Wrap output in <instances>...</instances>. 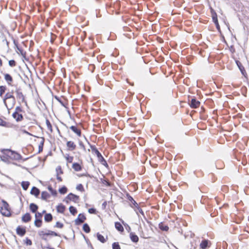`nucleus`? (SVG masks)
<instances>
[{
    "mask_svg": "<svg viewBox=\"0 0 249 249\" xmlns=\"http://www.w3.org/2000/svg\"><path fill=\"white\" fill-rule=\"evenodd\" d=\"M2 155L1 159L3 160H19L21 159L20 154L10 149H4L2 151Z\"/></svg>",
    "mask_w": 249,
    "mask_h": 249,
    "instance_id": "nucleus-1",
    "label": "nucleus"
},
{
    "mask_svg": "<svg viewBox=\"0 0 249 249\" xmlns=\"http://www.w3.org/2000/svg\"><path fill=\"white\" fill-rule=\"evenodd\" d=\"M24 112L21 106H17L15 108V111L12 114V117L17 122H21L24 119L23 116L22 114V113Z\"/></svg>",
    "mask_w": 249,
    "mask_h": 249,
    "instance_id": "nucleus-2",
    "label": "nucleus"
},
{
    "mask_svg": "<svg viewBox=\"0 0 249 249\" xmlns=\"http://www.w3.org/2000/svg\"><path fill=\"white\" fill-rule=\"evenodd\" d=\"M0 212L5 216L11 215V210L9 205L7 202L2 200L0 202Z\"/></svg>",
    "mask_w": 249,
    "mask_h": 249,
    "instance_id": "nucleus-3",
    "label": "nucleus"
},
{
    "mask_svg": "<svg viewBox=\"0 0 249 249\" xmlns=\"http://www.w3.org/2000/svg\"><path fill=\"white\" fill-rule=\"evenodd\" d=\"M38 235L43 240H47L48 236H60L57 232L51 230H48L47 232L43 230L38 231Z\"/></svg>",
    "mask_w": 249,
    "mask_h": 249,
    "instance_id": "nucleus-4",
    "label": "nucleus"
},
{
    "mask_svg": "<svg viewBox=\"0 0 249 249\" xmlns=\"http://www.w3.org/2000/svg\"><path fill=\"white\" fill-rule=\"evenodd\" d=\"M16 97L18 100V103L19 106H21V103L24 104V105L29 108L27 102L26 100L25 96L22 92L21 89H17L15 90Z\"/></svg>",
    "mask_w": 249,
    "mask_h": 249,
    "instance_id": "nucleus-5",
    "label": "nucleus"
},
{
    "mask_svg": "<svg viewBox=\"0 0 249 249\" xmlns=\"http://www.w3.org/2000/svg\"><path fill=\"white\" fill-rule=\"evenodd\" d=\"M3 102L8 110L12 109L16 104V98L3 99Z\"/></svg>",
    "mask_w": 249,
    "mask_h": 249,
    "instance_id": "nucleus-6",
    "label": "nucleus"
},
{
    "mask_svg": "<svg viewBox=\"0 0 249 249\" xmlns=\"http://www.w3.org/2000/svg\"><path fill=\"white\" fill-rule=\"evenodd\" d=\"M66 146L68 151H72L76 149L77 145L73 141H67L66 142Z\"/></svg>",
    "mask_w": 249,
    "mask_h": 249,
    "instance_id": "nucleus-7",
    "label": "nucleus"
},
{
    "mask_svg": "<svg viewBox=\"0 0 249 249\" xmlns=\"http://www.w3.org/2000/svg\"><path fill=\"white\" fill-rule=\"evenodd\" d=\"M17 234L22 237L26 233V229L25 227L22 226H18L16 229Z\"/></svg>",
    "mask_w": 249,
    "mask_h": 249,
    "instance_id": "nucleus-8",
    "label": "nucleus"
},
{
    "mask_svg": "<svg viewBox=\"0 0 249 249\" xmlns=\"http://www.w3.org/2000/svg\"><path fill=\"white\" fill-rule=\"evenodd\" d=\"M86 220V217L83 213L78 214L77 218L75 220V224L79 225L83 223Z\"/></svg>",
    "mask_w": 249,
    "mask_h": 249,
    "instance_id": "nucleus-9",
    "label": "nucleus"
},
{
    "mask_svg": "<svg viewBox=\"0 0 249 249\" xmlns=\"http://www.w3.org/2000/svg\"><path fill=\"white\" fill-rule=\"evenodd\" d=\"M55 171L57 180L58 182H61L62 181V178L60 177V175L63 174V171L61 166H58L55 169Z\"/></svg>",
    "mask_w": 249,
    "mask_h": 249,
    "instance_id": "nucleus-10",
    "label": "nucleus"
},
{
    "mask_svg": "<svg viewBox=\"0 0 249 249\" xmlns=\"http://www.w3.org/2000/svg\"><path fill=\"white\" fill-rule=\"evenodd\" d=\"M211 12L212 17L213 20V22L216 26V27L217 28H219V25L218 24L217 15L216 13L213 8L211 9Z\"/></svg>",
    "mask_w": 249,
    "mask_h": 249,
    "instance_id": "nucleus-11",
    "label": "nucleus"
},
{
    "mask_svg": "<svg viewBox=\"0 0 249 249\" xmlns=\"http://www.w3.org/2000/svg\"><path fill=\"white\" fill-rule=\"evenodd\" d=\"M189 104L192 108H197L199 107L200 103L199 101L196 100V99L192 98Z\"/></svg>",
    "mask_w": 249,
    "mask_h": 249,
    "instance_id": "nucleus-12",
    "label": "nucleus"
},
{
    "mask_svg": "<svg viewBox=\"0 0 249 249\" xmlns=\"http://www.w3.org/2000/svg\"><path fill=\"white\" fill-rule=\"evenodd\" d=\"M32 217L29 213H26L22 215L21 221L23 223L30 222L32 220Z\"/></svg>",
    "mask_w": 249,
    "mask_h": 249,
    "instance_id": "nucleus-13",
    "label": "nucleus"
},
{
    "mask_svg": "<svg viewBox=\"0 0 249 249\" xmlns=\"http://www.w3.org/2000/svg\"><path fill=\"white\" fill-rule=\"evenodd\" d=\"M38 139V152L40 153L42 151L44 143L45 142V139L43 137H37Z\"/></svg>",
    "mask_w": 249,
    "mask_h": 249,
    "instance_id": "nucleus-14",
    "label": "nucleus"
},
{
    "mask_svg": "<svg viewBox=\"0 0 249 249\" xmlns=\"http://www.w3.org/2000/svg\"><path fill=\"white\" fill-rule=\"evenodd\" d=\"M4 78L9 86H12L13 82L12 76L9 73H4Z\"/></svg>",
    "mask_w": 249,
    "mask_h": 249,
    "instance_id": "nucleus-15",
    "label": "nucleus"
},
{
    "mask_svg": "<svg viewBox=\"0 0 249 249\" xmlns=\"http://www.w3.org/2000/svg\"><path fill=\"white\" fill-rule=\"evenodd\" d=\"M237 65L238 66L240 71L242 74L244 75L245 77H247L248 76V74L246 72V71L244 68V67L242 65L241 63L239 61H236V62Z\"/></svg>",
    "mask_w": 249,
    "mask_h": 249,
    "instance_id": "nucleus-16",
    "label": "nucleus"
},
{
    "mask_svg": "<svg viewBox=\"0 0 249 249\" xmlns=\"http://www.w3.org/2000/svg\"><path fill=\"white\" fill-rule=\"evenodd\" d=\"M70 128L79 137L81 136L82 132L81 129L77 125H72Z\"/></svg>",
    "mask_w": 249,
    "mask_h": 249,
    "instance_id": "nucleus-17",
    "label": "nucleus"
},
{
    "mask_svg": "<svg viewBox=\"0 0 249 249\" xmlns=\"http://www.w3.org/2000/svg\"><path fill=\"white\" fill-rule=\"evenodd\" d=\"M72 169L76 172L80 171L82 169V162L80 164L77 162H74L72 165Z\"/></svg>",
    "mask_w": 249,
    "mask_h": 249,
    "instance_id": "nucleus-18",
    "label": "nucleus"
},
{
    "mask_svg": "<svg viewBox=\"0 0 249 249\" xmlns=\"http://www.w3.org/2000/svg\"><path fill=\"white\" fill-rule=\"evenodd\" d=\"M90 147L93 153H95L98 158L101 157V154L98 151L96 147L94 145L90 144Z\"/></svg>",
    "mask_w": 249,
    "mask_h": 249,
    "instance_id": "nucleus-19",
    "label": "nucleus"
},
{
    "mask_svg": "<svg viewBox=\"0 0 249 249\" xmlns=\"http://www.w3.org/2000/svg\"><path fill=\"white\" fill-rule=\"evenodd\" d=\"M57 212L64 213L66 210V207L62 203L59 204L56 207Z\"/></svg>",
    "mask_w": 249,
    "mask_h": 249,
    "instance_id": "nucleus-20",
    "label": "nucleus"
},
{
    "mask_svg": "<svg viewBox=\"0 0 249 249\" xmlns=\"http://www.w3.org/2000/svg\"><path fill=\"white\" fill-rule=\"evenodd\" d=\"M38 209V206L34 203H30V205H29V209H30V211L32 213H36V212H37V210Z\"/></svg>",
    "mask_w": 249,
    "mask_h": 249,
    "instance_id": "nucleus-21",
    "label": "nucleus"
},
{
    "mask_svg": "<svg viewBox=\"0 0 249 249\" xmlns=\"http://www.w3.org/2000/svg\"><path fill=\"white\" fill-rule=\"evenodd\" d=\"M209 244H211V243L208 240H203L200 244V247L202 249H206L208 247H210Z\"/></svg>",
    "mask_w": 249,
    "mask_h": 249,
    "instance_id": "nucleus-22",
    "label": "nucleus"
},
{
    "mask_svg": "<svg viewBox=\"0 0 249 249\" xmlns=\"http://www.w3.org/2000/svg\"><path fill=\"white\" fill-rule=\"evenodd\" d=\"M45 123L49 133H52L53 132V129L51 122L48 119L46 118Z\"/></svg>",
    "mask_w": 249,
    "mask_h": 249,
    "instance_id": "nucleus-23",
    "label": "nucleus"
},
{
    "mask_svg": "<svg viewBox=\"0 0 249 249\" xmlns=\"http://www.w3.org/2000/svg\"><path fill=\"white\" fill-rule=\"evenodd\" d=\"M56 100L64 107H67L68 101L64 98L56 97Z\"/></svg>",
    "mask_w": 249,
    "mask_h": 249,
    "instance_id": "nucleus-24",
    "label": "nucleus"
},
{
    "mask_svg": "<svg viewBox=\"0 0 249 249\" xmlns=\"http://www.w3.org/2000/svg\"><path fill=\"white\" fill-rule=\"evenodd\" d=\"M30 193L32 195H34L35 196L37 197L40 194V191L37 188L33 187L32 188Z\"/></svg>",
    "mask_w": 249,
    "mask_h": 249,
    "instance_id": "nucleus-25",
    "label": "nucleus"
},
{
    "mask_svg": "<svg viewBox=\"0 0 249 249\" xmlns=\"http://www.w3.org/2000/svg\"><path fill=\"white\" fill-rule=\"evenodd\" d=\"M129 236L132 242L137 243L139 241V238L135 233L131 232L129 234Z\"/></svg>",
    "mask_w": 249,
    "mask_h": 249,
    "instance_id": "nucleus-26",
    "label": "nucleus"
},
{
    "mask_svg": "<svg viewBox=\"0 0 249 249\" xmlns=\"http://www.w3.org/2000/svg\"><path fill=\"white\" fill-rule=\"evenodd\" d=\"M15 96L14 95V91L12 90L11 91L7 92L2 98L3 99H9V98H15Z\"/></svg>",
    "mask_w": 249,
    "mask_h": 249,
    "instance_id": "nucleus-27",
    "label": "nucleus"
},
{
    "mask_svg": "<svg viewBox=\"0 0 249 249\" xmlns=\"http://www.w3.org/2000/svg\"><path fill=\"white\" fill-rule=\"evenodd\" d=\"M50 195L46 191H43L41 193V198L44 200L47 201L50 197Z\"/></svg>",
    "mask_w": 249,
    "mask_h": 249,
    "instance_id": "nucleus-28",
    "label": "nucleus"
},
{
    "mask_svg": "<svg viewBox=\"0 0 249 249\" xmlns=\"http://www.w3.org/2000/svg\"><path fill=\"white\" fill-rule=\"evenodd\" d=\"M115 228L119 231L123 232L124 231V229L122 224L119 222H116L115 223Z\"/></svg>",
    "mask_w": 249,
    "mask_h": 249,
    "instance_id": "nucleus-29",
    "label": "nucleus"
},
{
    "mask_svg": "<svg viewBox=\"0 0 249 249\" xmlns=\"http://www.w3.org/2000/svg\"><path fill=\"white\" fill-rule=\"evenodd\" d=\"M34 225L36 228H40L43 225L42 219H35L34 221Z\"/></svg>",
    "mask_w": 249,
    "mask_h": 249,
    "instance_id": "nucleus-30",
    "label": "nucleus"
},
{
    "mask_svg": "<svg viewBox=\"0 0 249 249\" xmlns=\"http://www.w3.org/2000/svg\"><path fill=\"white\" fill-rule=\"evenodd\" d=\"M44 220L46 222H50L53 220V215L51 213H45Z\"/></svg>",
    "mask_w": 249,
    "mask_h": 249,
    "instance_id": "nucleus-31",
    "label": "nucleus"
},
{
    "mask_svg": "<svg viewBox=\"0 0 249 249\" xmlns=\"http://www.w3.org/2000/svg\"><path fill=\"white\" fill-rule=\"evenodd\" d=\"M7 90V87L6 86L1 85L0 86V97L2 98L4 95V93Z\"/></svg>",
    "mask_w": 249,
    "mask_h": 249,
    "instance_id": "nucleus-32",
    "label": "nucleus"
},
{
    "mask_svg": "<svg viewBox=\"0 0 249 249\" xmlns=\"http://www.w3.org/2000/svg\"><path fill=\"white\" fill-rule=\"evenodd\" d=\"M159 228L163 231H168L169 230V227L167 225H165L162 222L159 224Z\"/></svg>",
    "mask_w": 249,
    "mask_h": 249,
    "instance_id": "nucleus-33",
    "label": "nucleus"
},
{
    "mask_svg": "<svg viewBox=\"0 0 249 249\" xmlns=\"http://www.w3.org/2000/svg\"><path fill=\"white\" fill-rule=\"evenodd\" d=\"M97 237L98 240L102 243H104L106 242V239L105 238L104 236L99 233H97Z\"/></svg>",
    "mask_w": 249,
    "mask_h": 249,
    "instance_id": "nucleus-34",
    "label": "nucleus"
},
{
    "mask_svg": "<svg viewBox=\"0 0 249 249\" xmlns=\"http://www.w3.org/2000/svg\"><path fill=\"white\" fill-rule=\"evenodd\" d=\"M101 181L102 184H103L104 185H105L106 186H110L111 185V183L107 178H101Z\"/></svg>",
    "mask_w": 249,
    "mask_h": 249,
    "instance_id": "nucleus-35",
    "label": "nucleus"
},
{
    "mask_svg": "<svg viewBox=\"0 0 249 249\" xmlns=\"http://www.w3.org/2000/svg\"><path fill=\"white\" fill-rule=\"evenodd\" d=\"M69 211L73 215H75L77 213V210L76 208L72 206H71L69 207Z\"/></svg>",
    "mask_w": 249,
    "mask_h": 249,
    "instance_id": "nucleus-36",
    "label": "nucleus"
},
{
    "mask_svg": "<svg viewBox=\"0 0 249 249\" xmlns=\"http://www.w3.org/2000/svg\"><path fill=\"white\" fill-rule=\"evenodd\" d=\"M65 158L67 160V163H71L73 160V157L70 156L69 154H66Z\"/></svg>",
    "mask_w": 249,
    "mask_h": 249,
    "instance_id": "nucleus-37",
    "label": "nucleus"
},
{
    "mask_svg": "<svg viewBox=\"0 0 249 249\" xmlns=\"http://www.w3.org/2000/svg\"><path fill=\"white\" fill-rule=\"evenodd\" d=\"M30 185L29 181H22L21 182V186L24 190H27Z\"/></svg>",
    "mask_w": 249,
    "mask_h": 249,
    "instance_id": "nucleus-38",
    "label": "nucleus"
},
{
    "mask_svg": "<svg viewBox=\"0 0 249 249\" xmlns=\"http://www.w3.org/2000/svg\"><path fill=\"white\" fill-rule=\"evenodd\" d=\"M69 198L71 200H72L74 201H76V200H78L79 198V197L75 195L70 194L69 195Z\"/></svg>",
    "mask_w": 249,
    "mask_h": 249,
    "instance_id": "nucleus-39",
    "label": "nucleus"
},
{
    "mask_svg": "<svg viewBox=\"0 0 249 249\" xmlns=\"http://www.w3.org/2000/svg\"><path fill=\"white\" fill-rule=\"evenodd\" d=\"M83 230L86 233H89L90 231V229L88 224L85 223L83 226Z\"/></svg>",
    "mask_w": 249,
    "mask_h": 249,
    "instance_id": "nucleus-40",
    "label": "nucleus"
},
{
    "mask_svg": "<svg viewBox=\"0 0 249 249\" xmlns=\"http://www.w3.org/2000/svg\"><path fill=\"white\" fill-rule=\"evenodd\" d=\"M48 189L51 193L52 195L54 196H56L57 195V191L53 189L51 186H49L48 187Z\"/></svg>",
    "mask_w": 249,
    "mask_h": 249,
    "instance_id": "nucleus-41",
    "label": "nucleus"
},
{
    "mask_svg": "<svg viewBox=\"0 0 249 249\" xmlns=\"http://www.w3.org/2000/svg\"><path fill=\"white\" fill-rule=\"evenodd\" d=\"M135 211L138 213L139 212L142 215L144 216V213L142 210L139 206L138 205L137 206L135 207Z\"/></svg>",
    "mask_w": 249,
    "mask_h": 249,
    "instance_id": "nucleus-42",
    "label": "nucleus"
},
{
    "mask_svg": "<svg viewBox=\"0 0 249 249\" xmlns=\"http://www.w3.org/2000/svg\"><path fill=\"white\" fill-rule=\"evenodd\" d=\"M54 227L58 229H62L64 227V224L59 221H57L56 222Z\"/></svg>",
    "mask_w": 249,
    "mask_h": 249,
    "instance_id": "nucleus-43",
    "label": "nucleus"
},
{
    "mask_svg": "<svg viewBox=\"0 0 249 249\" xmlns=\"http://www.w3.org/2000/svg\"><path fill=\"white\" fill-rule=\"evenodd\" d=\"M128 199L129 201H131V202L132 203L133 205V206H131L132 207H135L136 206H137L138 204H137V203L135 201V200L132 197H131V196H129L128 197Z\"/></svg>",
    "mask_w": 249,
    "mask_h": 249,
    "instance_id": "nucleus-44",
    "label": "nucleus"
},
{
    "mask_svg": "<svg viewBox=\"0 0 249 249\" xmlns=\"http://www.w3.org/2000/svg\"><path fill=\"white\" fill-rule=\"evenodd\" d=\"M25 118L29 121V123L32 124H37V121L35 118H29V117H26Z\"/></svg>",
    "mask_w": 249,
    "mask_h": 249,
    "instance_id": "nucleus-45",
    "label": "nucleus"
},
{
    "mask_svg": "<svg viewBox=\"0 0 249 249\" xmlns=\"http://www.w3.org/2000/svg\"><path fill=\"white\" fill-rule=\"evenodd\" d=\"M112 249H121L118 242H114L112 245Z\"/></svg>",
    "mask_w": 249,
    "mask_h": 249,
    "instance_id": "nucleus-46",
    "label": "nucleus"
},
{
    "mask_svg": "<svg viewBox=\"0 0 249 249\" xmlns=\"http://www.w3.org/2000/svg\"><path fill=\"white\" fill-rule=\"evenodd\" d=\"M76 189L78 190V191H79L81 192H83L85 191V189L84 188V187L83 186V185L82 184H79L77 185L76 186Z\"/></svg>",
    "mask_w": 249,
    "mask_h": 249,
    "instance_id": "nucleus-47",
    "label": "nucleus"
},
{
    "mask_svg": "<svg viewBox=\"0 0 249 249\" xmlns=\"http://www.w3.org/2000/svg\"><path fill=\"white\" fill-rule=\"evenodd\" d=\"M35 219H42V213L39 212H36L35 215Z\"/></svg>",
    "mask_w": 249,
    "mask_h": 249,
    "instance_id": "nucleus-48",
    "label": "nucleus"
},
{
    "mask_svg": "<svg viewBox=\"0 0 249 249\" xmlns=\"http://www.w3.org/2000/svg\"><path fill=\"white\" fill-rule=\"evenodd\" d=\"M8 123L7 122L0 118V125L7 127L8 126Z\"/></svg>",
    "mask_w": 249,
    "mask_h": 249,
    "instance_id": "nucleus-49",
    "label": "nucleus"
},
{
    "mask_svg": "<svg viewBox=\"0 0 249 249\" xmlns=\"http://www.w3.org/2000/svg\"><path fill=\"white\" fill-rule=\"evenodd\" d=\"M59 192L62 194H66L67 192V189L66 187H62L59 189Z\"/></svg>",
    "mask_w": 249,
    "mask_h": 249,
    "instance_id": "nucleus-50",
    "label": "nucleus"
},
{
    "mask_svg": "<svg viewBox=\"0 0 249 249\" xmlns=\"http://www.w3.org/2000/svg\"><path fill=\"white\" fill-rule=\"evenodd\" d=\"M88 212L91 214H97V212L94 208H90L88 210Z\"/></svg>",
    "mask_w": 249,
    "mask_h": 249,
    "instance_id": "nucleus-51",
    "label": "nucleus"
},
{
    "mask_svg": "<svg viewBox=\"0 0 249 249\" xmlns=\"http://www.w3.org/2000/svg\"><path fill=\"white\" fill-rule=\"evenodd\" d=\"M9 65L10 66L13 67L16 66V62L14 60H11L9 61Z\"/></svg>",
    "mask_w": 249,
    "mask_h": 249,
    "instance_id": "nucleus-52",
    "label": "nucleus"
},
{
    "mask_svg": "<svg viewBox=\"0 0 249 249\" xmlns=\"http://www.w3.org/2000/svg\"><path fill=\"white\" fill-rule=\"evenodd\" d=\"M78 143H79L80 147L82 149L85 150L86 146H85V144H84V143L81 141H79Z\"/></svg>",
    "mask_w": 249,
    "mask_h": 249,
    "instance_id": "nucleus-53",
    "label": "nucleus"
},
{
    "mask_svg": "<svg viewBox=\"0 0 249 249\" xmlns=\"http://www.w3.org/2000/svg\"><path fill=\"white\" fill-rule=\"evenodd\" d=\"M26 243L27 245H31L32 244V242L30 239L27 238L26 240Z\"/></svg>",
    "mask_w": 249,
    "mask_h": 249,
    "instance_id": "nucleus-54",
    "label": "nucleus"
},
{
    "mask_svg": "<svg viewBox=\"0 0 249 249\" xmlns=\"http://www.w3.org/2000/svg\"><path fill=\"white\" fill-rule=\"evenodd\" d=\"M98 159H99V161L101 163L102 162H104V161L105 160V159L104 158V157L102 156V155H101V158H98Z\"/></svg>",
    "mask_w": 249,
    "mask_h": 249,
    "instance_id": "nucleus-55",
    "label": "nucleus"
},
{
    "mask_svg": "<svg viewBox=\"0 0 249 249\" xmlns=\"http://www.w3.org/2000/svg\"><path fill=\"white\" fill-rule=\"evenodd\" d=\"M101 163L104 165L105 167H108V164L107 163L106 160H105V161H104V162H101Z\"/></svg>",
    "mask_w": 249,
    "mask_h": 249,
    "instance_id": "nucleus-56",
    "label": "nucleus"
},
{
    "mask_svg": "<svg viewBox=\"0 0 249 249\" xmlns=\"http://www.w3.org/2000/svg\"><path fill=\"white\" fill-rule=\"evenodd\" d=\"M107 202L106 201H105L103 204H102V206L105 209L106 208V205H107Z\"/></svg>",
    "mask_w": 249,
    "mask_h": 249,
    "instance_id": "nucleus-57",
    "label": "nucleus"
},
{
    "mask_svg": "<svg viewBox=\"0 0 249 249\" xmlns=\"http://www.w3.org/2000/svg\"><path fill=\"white\" fill-rule=\"evenodd\" d=\"M2 61L1 60V59L0 58V68L2 67Z\"/></svg>",
    "mask_w": 249,
    "mask_h": 249,
    "instance_id": "nucleus-58",
    "label": "nucleus"
},
{
    "mask_svg": "<svg viewBox=\"0 0 249 249\" xmlns=\"http://www.w3.org/2000/svg\"><path fill=\"white\" fill-rule=\"evenodd\" d=\"M23 132H24V133H26V134H28V135H31V134H30L29 132H28L26 131V130H24V131H23Z\"/></svg>",
    "mask_w": 249,
    "mask_h": 249,
    "instance_id": "nucleus-59",
    "label": "nucleus"
},
{
    "mask_svg": "<svg viewBox=\"0 0 249 249\" xmlns=\"http://www.w3.org/2000/svg\"><path fill=\"white\" fill-rule=\"evenodd\" d=\"M19 51H20V53H21V55H25V53H23V51H22V50H19Z\"/></svg>",
    "mask_w": 249,
    "mask_h": 249,
    "instance_id": "nucleus-60",
    "label": "nucleus"
},
{
    "mask_svg": "<svg viewBox=\"0 0 249 249\" xmlns=\"http://www.w3.org/2000/svg\"><path fill=\"white\" fill-rule=\"evenodd\" d=\"M85 176V175L84 174H80V175H78V176L79 177H83V176Z\"/></svg>",
    "mask_w": 249,
    "mask_h": 249,
    "instance_id": "nucleus-61",
    "label": "nucleus"
},
{
    "mask_svg": "<svg viewBox=\"0 0 249 249\" xmlns=\"http://www.w3.org/2000/svg\"><path fill=\"white\" fill-rule=\"evenodd\" d=\"M42 214H43V213H46V211H45V210L43 211V212H42Z\"/></svg>",
    "mask_w": 249,
    "mask_h": 249,
    "instance_id": "nucleus-62",
    "label": "nucleus"
}]
</instances>
